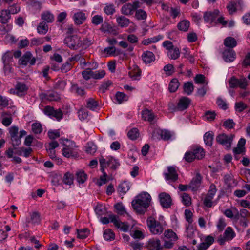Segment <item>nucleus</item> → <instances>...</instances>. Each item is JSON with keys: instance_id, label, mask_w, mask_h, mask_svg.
<instances>
[{"instance_id": "obj_58", "label": "nucleus", "mask_w": 250, "mask_h": 250, "mask_svg": "<svg viewBox=\"0 0 250 250\" xmlns=\"http://www.w3.org/2000/svg\"><path fill=\"white\" fill-rule=\"evenodd\" d=\"M104 11L108 15H113L115 12V9L113 4H107L104 8Z\"/></svg>"}, {"instance_id": "obj_43", "label": "nucleus", "mask_w": 250, "mask_h": 250, "mask_svg": "<svg viewBox=\"0 0 250 250\" xmlns=\"http://www.w3.org/2000/svg\"><path fill=\"white\" fill-rule=\"evenodd\" d=\"M139 135V130L137 128H133L127 133L128 137L132 140H136Z\"/></svg>"}, {"instance_id": "obj_62", "label": "nucleus", "mask_w": 250, "mask_h": 250, "mask_svg": "<svg viewBox=\"0 0 250 250\" xmlns=\"http://www.w3.org/2000/svg\"><path fill=\"white\" fill-rule=\"evenodd\" d=\"M216 104L220 108H221L223 110H226L228 108L226 102L220 97H218L217 98Z\"/></svg>"}, {"instance_id": "obj_11", "label": "nucleus", "mask_w": 250, "mask_h": 250, "mask_svg": "<svg viewBox=\"0 0 250 250\" xmlns=\"http://www.w3.org/2000/svg\"><path fill=\"white\" fill-rule=\"evenodd\" d=\"M28 62L30 65H34L36 62V59L32 57V55L30 52H26L19 60V63L23 65H27Z\"/></svg>"}, {"instance_id": "obj_57", "label": "nucleus", "mask_w": 250, "mask_h": 250, "mask_svg": "<svg viewBox=\"0 0 250 250\" xmlns=\"http://www.w3.org/2000/svg\"><path fill=\"white\" fill-rule=\"evenodd\" d=\"M89 230L87 229H77L78 237L80 239H84L88 236Z\"/></svg>"}, {"instance_id": "obj_10", "label": "nucleus", "mask_w": 250, "mask_h": 250, "mask_svg": "<svg viewBox=\"0 0 250 250\" xmlns=\"http://www.w3.org/2000/svg\"><path fill=\"white\" fill-rule=\"evenodd\" d=\"M100 31L104 34H112L113 35H116L117 31L116 29L107 21H104L101 24L100 28Z\"/></svg>"}, {"instance_id": "obj_33", "label": "nucleus", "mask_w": 250, "mask_h": 250, "mask_svg": "<svg viewBox=\"0 0 250 250\" xmlns=\"http://www.w3.org/2000/svg\"><path fill=\"white\" fill-rule=\"evenodd\" d=\"M103 237L106 241H112L115 239V234L111 229H105L103 233Z\"/></svg>"}, {"instance_id": "obj_28", "label": "nucleus", "mask_w": 250, "mask_h": 250, "mask_svg": "<svg viewBox=\"0 0 250 250\" xmlns=\"http://www.w3.org/2000/svg\"><path fill=\"white\" fill-rule=\"evenodd\" d=\"M214 134L212 132H206L204 136V140L206 145L208 146L212 145Z\"/></svg>"}, {"instance_id": "obj_49", "label": "nucleus", "mask_w": 250, "mask_h": 250, "mask_svg": "<svg viewBox=\"0 0 250 250\" xmlns=\"http://www.w3.org/2000/svg\"><path fill=\"white\" fill-rule=\"evenodd\" d=\"M97 147L93 143H88L85 146L86 152L90 154H94L96 151Z\"/></svg>"}, {"instance_id": "obj_39", "label": "nucleus", "mask_w": 250, "mask_h": 250, "mask_svg": "<svg viewBox=\"0 0 250 250\" xmlns=\"http://www.w3.org/2000/svg\"><path fill=\"white\" fill-rule=\"evenodd\" d=\"M135 18L138 20H144L147 18V13L141 9L136 10Z\"/></svg>"}, {"instance_id": "obj_7", "label": "nucleus", "mask_w": 250, "mask_h": 250, "mask_svg": "<svg viewBox=\"0 0 250 250\" xmlns=\"http://www.w3.org/2000/svg\"><path fill=\"white\" fill-rule=\"evenodd\" d=\"M228 82L230 87L232 88L240 87L245 89L248 86V81L246 78L238 79L235 77H232Z\"/></svg>"}, {"instance_id": "obj_31", "label": "nucleus", "mask_w": 250, "mask_h": 250, "mask_svg": "<svg viewBox=\"0 0 250 250\" xmlns=\"http://www.w3.org/2000/svg\"><path fill=\"white\" fill-rule=\"evenodd\" d=\"M141 71L137 66H135L133 69L129 72L128 74L133 80H136L139 79Z\"/></svg>"}, {"instance_id": "obj_64", "label": "nucleus", "mask_w": 250, "mask_h": 250, "mask_svg": "<svg viewBox=\"0 0 250 250\" xmlns=\"http://www.w3.org/2000/svg\"><path fill=\"white\" fill-rule=\"evenodd\" d=\"M235 106L236 110L239 112H242L247 108V104L242 102H236Z\"/></svg>"}, {"instance_id": "obj_30", "label": "nucleus", "mask_w": 250, "mask_h": 250, "mask_svg": "<svg viewBox=\"0 0 250 250\" xmlns=\"http://www.w3.org/2000/svg\"><path fill=\"white\" fill-rule=\"evenodd\" d=\"M190 26V22L188 21L184 20L180 21L177 25L178 29L182 31L186 32L188 30Z\"/></svg>"}, {"instance_id": "obj_44", "label": "nucleus", "mask_w": 250, "mask_h": 250, "mask_svg": "<svg viewBox=\"0 0 250 250\" xmlns=\"http://www.w3.org/2000/svg\"><path fill=\"white\" fill-rule=\"evenodd\" d=\"M103 17L100 15H96L91 18V23L95 26L102 24L103 23Z\"/></svg>"}, {"instance_id": "obj_63", "label": "nucleus", "mask_w": 250, "mask_h": 250, "mask_svg": "<svg viewBox=\"0 0 250 250\" xmlns=\"http://www.w3.org/2000/svg\"><path fill=\"white\" fill-rule=\"evenodd\" d=\"M72 64L68 61L64 63L61 67V70L62 73H66L72 68Z\"/></svg>"}, {"instance_id": "obj_52", "label": "nucleus", "mask_w": 250, "mask_h": 250, "mask_svg": "<svg viewBox=\"0 0 250 250\" xmlns=\"http://www.w3.org/2000/svg\"><path fill=\"white\" fill-rule=\"evenodd\" d=\"M182 199V202L185 206H189L191 204V198L188 193H183Z\"/></svg>"}, {"instance_id": "obj_1", "label": "nucleus", "mask_w": 250, "mask_h": 250, "mask_svg": "<svg viewBox=\"0 0 250 250\" xmlns=\"http://www.w3.org/2000/svg\"><path fill=\"white\" fill-rule=\"evenodd\" d=\"M151 198L150 195L146 192H142L137 196L133 200L131 205L133 209L138 213L142 214L146 212L150 206Z\"/></svg>"}, {"instance_id": "obj_61", "label": "nucleus", "mask_w": 250, "mask_h": 250, "mask_svg": "<svg viewBox=\"0 0 250 250\" xmlns=\"http://www.w3.org/2000/svg\"><path fill=\"white\" fill-rule=\"evenodd\" d=\"M40 221V216L39 213L34 212L31 215V222L32 224H39Z\"/></svg>"}, {"instance_id": "obj_36", "label": "nucleus", "mask_w": 250, "mask_h": 250, "mask_svg": "<svg viewBox=\"0 0 250 250\" xmlns=\"http://www.w3.org/2000/svg\"><path fill=\"white\" fill-rule=\"evenodd\" d=\"M224 44L227 47L233 48L236 46L237 42L234 38L228 37L225 39Z\"/></svg>"}, {"instance_id": "obj_51", "label": "nucleus", "mask_w": 250, "mask_h": 250, "mask_svg": "<svg viewBox=\"0 0 250 250\" xmlns=\"http://www.w3.org/2000/svg\"><path fill=\"white\" fill-rule=\"evenodd\" d=\"M66 82L64 80H58L54 84L55 89L60 90H63L66 85Z\"/></svg>"}, {"instance_id": "obj_38", "label": "nucleus", "mask_w": 250, "mask_h": 250, "mask_svg": "<svg viewBox=\"0 0 250 250\" xmlns=\"http://www.w3.org/2000/svg\"><path fill=\"white\" fill-rule=\"evenodd\" d=\"M167 55L171 59L176 60L180 56V51L177 47L173 48L167 52Z\"/></svg>"}, {"instance_id": "obj_55", "label": "nucleus", "mask_w": 250, "mask_h": 250, "mask_svg": "<svg viewBox=\"0 0 250 250\" xmlns=\"http://www.w3.org/2000/svg\"><path fill=\"white\" fill-rule=\"evenodd\" d=\"M112 84V82L111 81H107L102 83L99 87V91L102 93H104L109 87Z\"/></svg>"}, {"instance_id": "obj_15", "label": "nucleus", "mask_w": 250, "mask_h": 250, "mask_svg": "<svg viewBox=\"0 0 250 250\" xmlns=\"http://www.w3.org/2000/svg\"><path fill=\"white\" fill-rule=\"evenodd\" d=\"M28 86L24 83L18 82L15 86V93L19 96H22L27 93Z\"/></svg>"}, {"instance_id": "obj_45", "label": "nucleus", "mask_w": 250, "mask_h": 250, "mask_svg": "<svg viewBox=\"0 0 250 250\" xmlns=\"http://www.w3.org/2000/svg\"><path fill=\"white\" fill-rule=\"evenodd\" d=\"M165 237L170 241H176L178 237L176 233L173 232L172 230L167 229L165 231L164 233Z\"/></svg>"}, {"instance_id": "obj_27", "label": "nucleus", "mask_w": 250, "mask_h": 250, "mask_svg": "<svg viewBox=\"0 0 250 250\" xmlns=\"http://www.w3.org/2000/svg\"><path fill=\"white\" fill-rule=\"evenodd\" d=\"M10 19V15L7 10H2L0 11V22L2 24H6Z\"/></svg>"}, {"instance_id": "obj_32", "label": "nucleus", "mask_w": 250, "mask_h": 250, "mask_svg": "<svg viewBox=\"0 0 250 250\" xmlns=\"http://www.w3.org/2000/svg\"><path fill=\"white\" fill-rule=\"evenodd\" d=\"M179 85L180 83L177 79H172L170 82L168 86L170 92H175L177 90Z\"/></svg>"}, {"instance_id": "obj_18", "label": "nucleus", "mask_w": 250, "mask_h": 250, "mask_svg": "<svg viewBox=\"0 0 250 250\" xmlns=\"http://www.w3.org/2000/svg\"><path fill=\"white\" fill-rule=\"evenodd\" d=\"M142 118L144 121L152 122L156 118V115L151 110L145 109L141 112Z\"/></svg>"}, {"instance_id": "obj_37", "label": "nucleus", "mask_w": 250, "mask_h": 250, "mask_svg": "<svg viewBox=\"0 0 250 250\" xmlns=\"http://www.w3.org/2000/svg\"><path fill=\"white\" fill-rule=\"evenodd\" d=\"M157 133L161 136V138L165 141L169 140L172 134L171 132L167 130H160L157 132Z\"/></svg>"}, {"instance_id": "obj_9", "label": "nucleus", "mask_w": 250, "mask_h": 250, "mask_svg": "<svg viewBox=\"0 0 250 250\" xmlns=\"http://www.w3.org/2000/svg\"><path fill=\"white\" fill-rule=\"evenodd\" d=\"M111 219V222L113 223L114 226L120 229L121 230L124 232H126L129 229V225L125 222H122L119 219L118 215H111L110 217Z\"/></svg>"}, {"instance_id": "obj_53", "label": "nucleus", "mask_w": 250, "mask_h": 250, "mask_svg": "<svg viewBox=\"0 0 250 250\" xmlns=\"http://www.w3.org/2000/svg\"><path fill=\"white\" fill-rule=\"evenodd\" d=\"M116 97L119 104L128 100V96L123 92H118L116 94Z\"/></svg>"}, {"instance_id": "obj_46", "label": "nucleus", "mask_w": 250, "mask_h": 250, "mask_svg": "<svg viewBox=\"0 0 250 250\" xmlns=\"http://www.w3.org/2000/svg\"><path fill=\"white\" fill-rule=\"evenodd\" d=\"M194 90V85L192 82L186 83L184 85V91L188 95H190Z\"/></svg>"}, {"instance_id": "obj_35", "label": "nucleus", "mask_w": 250, "mask_h": 250, "mask_svg": "<svg viewBox=\"0 0 250 250\" xmlns=\"http://www.w3.org/2000/svg\"><path fill=\"white\" fill-rule=\"evenodd\" d=\"M38 33L40 34H45L48 30V26L46 22L42 21L40 23L37 28Z\"/></svg>"}, {"instance_id": "obj_13", "label": "nucleus", "mask_w": 250, "mask_h": 250, "mask_svg": "<svg viewBox=\"0 0 250 250\" xmlns=\"http://www.w3.org/2000/svg\"><path fill=\"white\" fill-rule=\"evenodd\" d=\"M159 197L161 205L163 207L168 208L170 207L172 200L168 194L165 192L161 193Z\"/></svg>"}, {"instance_id": "obj_16", "label": "nucleus", "mask_w": 250, "mask_h": 250, "mask_svg": "<svg viewBox=\"0 0 250 250\" xmlns=\"http://www.w3.org/2000/svg\"><path fill=\"white\" fill-rule=\"evenodd\" d=\"M236 53L232 49H226L223 53V57L227 62H232L236 58Z\"/></svg>"}, {"instance_id": "obj_50", "label": "nucleus", "mask_w": 250, "mask_h": 250, "mask_svg": "<svg viewBox=\"0 0 250 250\" xmlns=\"http://www.w3.org/2000/svg\"><path fill=\"white\" fill-rule=\"evenodd\" d=\"M63 181L64 184L71 185L73 183V175L70 172L66 173L63 177Z\"/></svg>"}, {"instance_id": "obj_29", "label": "nucleus", "mask_w": 250, "mask_h": 250, "mask_svg": "<svg viewBox=\"0 0 250 250\" xmlns=\"http://www.w3.org/2000/svg\"><path fill=\"white\" fill-rule=\"evenodd\" d=\"M41 18L43 21L46 23H51L54 20L53 15L48 11L43 12L41 15Z\"/></svg>"}, {"instance_id": "obj_23", "label": "nucleus", "mask_w": 250, "mask_h": 250, "mask_svg": "<svg viewBox=\"0 0 250 250\" xmlns=\"http://www.w3.org/2000/svg\"><path fill=\"white\" fill-rule=\"evenodd\" d=\"M214 241V238L210 235L207 236L205 242L201 243L198 246V250H207Z\"/></svg>"}, {"instance_id": "obj_17", "label": "nucleus", "mask_w": 250, "mask_h": 250, "mask_svg": "<svg viewBox=\"0 0 250 250\" xmlns=\"http://www.w3.org/2000/svg\"><path fill=\"white\" fill-rule=\"evenodd\" d=\"M73 19L76 25H80L85 21L86 19V16L85 14L83 11H78L74 13Z\"/></svg>"}, {"instance_id": "obj_26", "label": "nucleus", "mask_w": 250, "mask_h": 250, "mask_svg": "<svg viewBox=\"0 0 250 250\" xmlns=\"http://www.w3.org/2000/svg\"><path fill=\"white\" fill-rule=\"evenodd\" d=\"M149 246L150 250H160L161 243L158 239H151L149 241Z\"/></svg>"}, {"instance_id": "obj_34", "label": "nucleus", "mask_w": 250, "mask_h": 250, "mask_svg": "<svg viewBox=\"0 0 250 250\" xmlns=\"http://www.w3.org/2000/svg\"><path fill=\"white\" fill-rule=\"evenodd\" d=\"M129 189L130 186L129 183L124 182L119 185L118 191L120 194L124 195Z\"/></svg>"}, {"instance_id": "obj_60", "label": "nucleus", "mask_w": 250, "mask_h": 250, "mask_svg": "<svg viewBox=\"0 0 250 250\" xmlns=\"http://www.w3.org/2000/svg\"><path fill=\"white\" fill-rule=\"evenodd\" d=\"M184 159L188 162H191L193 161L195 158H194V155L192 149L186 152L184 156Z\"/></svg>"}, {"instance_id": "obj_54", "label": "nucleus", "mask_w": 250, "mask_h": 250, "mask_svg": "<svg viewBox=\"0 0 250 250\" xmlns=\"http://www.w3.org/2000/svg\"><path fill=\"white\" fill-rule=\"evenodd\" d=\"M105 75V72L104 70L92 71V78L95 79H100L103 78Z\"/></svg>"}, {"instance_id": "obj_48", "label": "nucleus", "mask_w": 250, "mask_h": 250, "mask_svg": "<svg viewBox=\"0 0 250 250\" xmlns=\"http://www.w3.org/2000/svg\"><path fill=\"white\" fill-rule=\"evenodd\" d=\"M77 180L79 183H83L87 179V175L83 171H79L76 174Z\"/></svg>"}, {"instance_id": "obj_12", "label": "nucleus", "mask_w": 250, "mask_h": 250, "mask_svg": "<svg viewBox=\"0 0 250 250\" xmlns=\"http://www.w3.org/2000/svg\"><path fill=\"white\" fill-rule=\"evenodd\" d=\"M164 175L166 180L172 182L176 181L178 178L175 167L173 166H169L167 167V171L164 173Z\"/></svg>"}, {"instance_id": "obj_19", "label": "nucleus", "mask_w": 250, "mask_h": 250, "mask_svg": "<svg viewBox=\"0 0 250 250\" xmlns=\"http://www.w3.org/2000/svg\"><path fill=\"white\" fill-rule=\"evenodd\" d=\"M202 181V176L199 173H197L196 176L191 180L189 185V188L192 190L195 191L199 188Z\"/></svg>"}, {"instance_id": "obj_2", "label": "nucleus", "mask_w": 250, "mask_h": 250, "mask_svg": "<svg viewBox=\"0 0 250 250\" xmlns=\"http://www.w3.org/2000/svg\"><path fill=\"white\" fill-rule=\"evenodd\" d=\"M65 141L68 145L65 144L64 142H61L63 144L65 147L62 149V155L67 158H77L79 156V154L76 148L77 146L75 145V143L70 142L68 139H65Z\"/></svg>"}, {"instance_id": "obj_25", "label": "nucleus", "mask_w": 250, "mask_h": 250, "mask_svg": "<svg viewBox=\"0 0 250 250\" xmlns=\"http://www.w3.org/2000/svg\"><path fill=\"white\" fill-rule=\"evenodd\" d=\"M116 21L121 27H126L128 26L130 23V20L124 16H120L117 18Z\"/></svg>"}, {"instance_id": "obj_41", "label": "nucleus", "mask_w": 250, "mask_h": 250, "mask_svg": "<svg viewBox=\"0 0 250 250\" xmlns=\"http://www.w3.org/2000/svg\"><path fill=\"white\" fill-rule=\"evenodd\" d=\"M98 105L97 101L93 98H89L86 101V107L91 110H94Z\"/></svg>"}, {"instance_id": "obj_40", "label": "nucleus", "mask_w": 250, "mask_h": 250, "mask_svg": "<svg viewBox=\"0 0 250 250\" xmlns=\"http://www.w3.org/2000/svg\"><path fill=\"white\" fill-rule=\"evenodd\" d=\"M223 235L228 240H231L235 237V233L232 228L229 227L226 229Z\"/></svg>"}, {"instance_id": "obj_21", "label": "nucleus", "mask_w": 250, "mask_h": 250, "mask_svg": "<svg viewBox=\"0 0 250 250\" xmlns=\"http://www.w3.org/2000/svg\"><path fill=\"white\" fill-rule=\"evenodd\" d=\"M26 132L25 130H21L20 131V135L18 134L11 137V140L12 141V144L14 147V149H16V147L18 146L21 143V138L26 134Z\"/></svg>"}, {"instance_id": "obj_22", "label": "nucleus", "mask_w": 250, "mask_h": 250, "mask_svg": "<svg viewBox=\"0 0 250 250\" xmlns=\"http://www.w3.org/2000/svg\"><path fill=\"white\" fill-rule=\"evenodd\" d=\"M142 58L146 64H149L155 61V56L152 52L146 51L143 53Z\"/></svg>"}, {"instance_id": "obj_42", "label": "nucleus", "mask_w": 250, "mask_h": 250, "mask_svg": "<svg viewBox=\"0 0 250 250\" xmlns=\"http://www.w3.org/2000/svg\"><path fill=\"white\" fill-rule=\"evenodd\" d=\"M120 165L118 160L115 159L113 157H110L108 159V167H110L113 170H116Z\"/></svg>"}, {"instance_id": "obj_5", "label": "nucleus", "mask_w": 250, "mask_h": 250, "mask_svg": "<svg viewBox=\"0 0 250 250\" xmlns=\"http://www.w3.org/2000/svg\"><path fill=\"white\" fill-rule=\"evenodd\" d=\"M234 137V134H230L229 135H227L225 133H222L216 136V141L218 144L224 146L226 148L230 149Z\"/></svg>"}, {"instance_id": "obj_3", "label": "nucleus", "mask_w": 250, "mask_h": 250, "mask_svg": "<svg viewBox=\"0 0 250 250\" xmlns=\"http://www.w3.org/2000/svg\"><path fill=\"white\" fill-rule=\"evenodd\" d=\"M147 224L151 232L155 235L161 234L164 228L161 223L153 217L150 216L147 219Z\"/></svg>"}, {"instance_id": "obj_47", "label": "nucleus", "mask_w": 250, "mask_h": 250, "mask_svg": "<svg viewBox=\"0 0 250 250\" xmlns=\"http://www.w3.org/2000/svg\"><path fill=\"white\" fill-rule=\"evenodd\" d=\"M114 208L116 210V212L120 215H123L126 214L125 208L122 203H118L114 205Z\"/></svg>"}, {"instance_id": "obj_59", "label": "nucleus", "mask_w": 250, "mask_h": 250, "mask_svg": "<svg viewBox=\"0 0 250 250\" xmlns=\"http://www.w3.org/2000/svg\"><path fill=\"white\" fill-rule=\"evenodd\" d=\"M3 63H10L13 61V54L7 52L2 57Z\"/></svg>"}, {"instance_id": "obj_4", "label": "nucleus", "mask_w": 250, "mask_h": 250, "mask_svg": "<svg viewBox=\"0 0 250 250\" xmlns=\"http://www.w3.org/2000/svg\"><path fill=\"white\" fill-rule=\"evenodd\" d=\"M63 42L71 49L77 50L81 47V37L77 35L68 36Z\"/></svg>"}, {"instance_id": "obj_24", "label": "nucleus", "mask_w": 250, "mask_h": 250, "mask_svg": "<svg viewBox=\"0 0 250 250\" xmlns=\"http://www.w3.org/2000/svg\"><path fill=\"white\" fill-rule=\"evenodd\" d=\"M192 150L193 153L194 158L200 160L202 159L205 156V151L202 147L200 146H196L192 148Z\"/></svg>"}, {"instance_id": "obj_6", "label": "nucleus", "mask_w": 250, "mask_h": 250, "mask_svg": "<svg viewBox=\"0 0 250 250\" xmlns=\"http://www.w3.org/2000/svg\"><path fill=\"white\" fill-rule=\"evenodd\" d=\"M140 3L139 1H135L131 3H127L121 8V12L123 14L126 16H131L133 15L134 12L137 9L140 7Z\"/></svg>"}, {"instance_id": "obj_14", "label": "nucleus", "mask_w": 250, "mask_h": 250, "mask_svg": "<svg viewBox=\"0 0 250 250\" xmlns=\"http://www.w3.org/2000/svg\"><path fill=\"white\" fill-rule=\"evenodd\" d=\"M219 14L218 10L215 9L213 11L206 12L204 14V19L206 22H213Z\"/></svg>"}, {"instance_id": "obj_8", "label": "nucleus", "mask_w": 250, "mask_h": 250, "mask_svg": "<svg viewBox=\"0 0 250 250\" xmlns=\"http://www.w3.org/2000/svg\"><path fill=\"white\" fill-rule=\"evenodd\" d=\"M44 113L51 118H55L59 121L63 118V113L60 109L55 110L53 107L46 106L43 109Z\"/></svg>"}, {"instance_id": "obj_56", "label": "nucleus", "mask_w": 250, "mask_h": 250, "mask_svg": "<svg viewBox=\"0 0 250 250\" xmlns=\"http://www.w3.org/2000/svg\"><path fill=\"white\" fill-rule=\"evenodd\" d=\"M32 129L35 134H40L42 131V126L40 123H35L32 125Z\"/></svg>"}, {"instance_id": "obj_20", "label": "nucleus", "mask_w": 250, "mask_h": 250, "mask_svg": "<svg viewBox=\"0 0 250 250\" xmlns=\"http://www.w3.org/2000/svg\"><path fill=\"white\" fill-rule=\"evenodd\" d=\"M191 102V100L187 97H182L178 103L177 109L178 110L183 111L188 108Z\"/></svg>"}]
</instances>
